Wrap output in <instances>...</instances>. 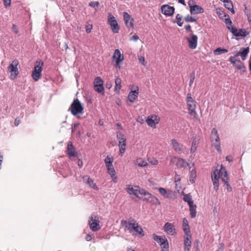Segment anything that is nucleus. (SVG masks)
I'll list each match as a JSON object with an SVG mask.
<instances>
[{"instance_id": "f257e3e1", "label": "nucleus", "mask_w": 251, "mask_h": 251, "mask_svg": "<svg viewBox=\"0 0 251 251\" xmlns=\"http://www.w3.org/2000/svg\"><path fill=\"white\" fill-rule=\"evenodd\" d=\"M211 176L212 181L214 185V189L216 191H217L219 189V179L220 178H221L225 184L226 185V186H229L228 174L225 168L222 165L219 171L218 170H215L212 171L211 174Z\"/></svg>"}, {"instance_id": "f03ea898", "label": "nucleus", "mask_w": 251, "mask_h": 251, "mask_svg": "<svg viewBox=\"0 0 251 251\" xmlns=\"http://www.w3.org/2000/svg\"><path fill=\"white\" fill-rule=\"evenodd\" d=\"M124 223L126 228L128 230L129 233H132L133 231H135L142 235H144L143 229L134 219H130L128 222L125 221Z\"/></svg>"}, {"instance_id": "7ed1b4c3", "label": "nucleus", "mask_w": 251, "mask_h": 251, "mask_svg": "<svg viewBox=\"0 0 251 251\" xmlns=\"http://www.w3.org/2000/svg\"><path fill=\"white\" fill-rule=\"evenodd\" d=\"M139 194L142 196V197L140 196L139 199H141L144 201L151 202L155 204L159 205L160 204V202L156 197L152 195L148 191L144 189H140L139 191Z\"/></svg>"}, {"instance_id": "20e7f679", "label": "nucleus", "mask_w": 251, "mask_h": 251, "mask_svg": "<svg viewBox=\"0 0 251 251\" xmlns=\"http://www.w3.org/2000/svg\"><path fill=\"white\" fill-rule=\"evenodd\" d=\"M68 110L71 112L72 115L76 116L79 114L83 113V107L79 100L76 99L74 100Z\"/></svg>"}, {"instance_id": "39448f33", "label": "nucleus", "mask_w": 251, "mask_h": 251, "mask_svg": "<svg viewBox=\"0 0 251 251\" xmlns=\"http://www.w3.org/2000/svg\"><path fill=\"white\" fill-rule=\"evenodd\" d=\"M43 65L44 62L41 60H37L36 62L34 70L31 75L32 78L34 81H37L41 78Z\"/></svg>"}, {"instance_id": "423d86ee", "label": "nucleus", "mask_w": 251, "mask_h": 251, "mask_svg": "<svg viewBox=\"0 0 251 251\" xmlns=\"http://www.w3.org/2000/svg\"><path fill=\"white\" fill-rule=\"evenodd\" d=\"M210 138L211 142L213 143V144L214 146L217 151L219 152H221L222 151V150L221 148L220 139L218 134L217 130L216 129V128H213L212 129L211 131Z\"/></svg>"}, {"instance_id": "0eeeda50", "label": "nucleus", "mask_w": 251, "mask_h": 251, "mask_svg": "<svg viewBox=\"0 0 251 251\" xmlns=\"http://www.w3.org/2000/svg\"><path fill=\"white\" fill-rule=\"evenodd\" d=\"M99 217L95 214H92L89 219V225L91 230L97 231L100 229Z\"/></svg>"}, {"instance_id": "6e6552de", "label": "nucleus", "mask_w": 251, "mask_h": 251, "mask_svg": "<svg viewBox=\"0 0 251 251\" xmlns=\"http://www.w3.org/2000/svg\"><path fill=\"white\" fill-rule=\"evenodd\" d=\"M170 162L179 168L185 169L189 165V164L185 159L176 156H172Z\"/></svg>"}, {"instance_id": "1a4fd4ad", "label": "nucleus", "mask_w": 251, "mask_h": 251, "mask_svg": "<svg viewBox=\"0 0 251 251\" xmlns=\"http://www.w3.org/2000/svg\"><path fill=\"white\" fill-rule=\"evenodd\" d=\"M196 2L193 0H190L188 2V5L190 7V12L191 14H198L202 13L204 12L203 9L200 5L195 4Z\"/></svg>"}, {"instance_id": "9d476101", "label": "nucleus", "mask_w": 251, "mask_h": 251, "mask_svg": "<svg viewBox=\"0 0 251 251\" xmlns=\"http://www.w3.org/2000/svg\"><path fill=\"white\" fill-rule=\"evenodd\" d=\"M108 21L112 31L115 33H118L120 29L119 26L115 18L111 13H108Z\"/></svg>"}, {"instance_id": "9b49d317", "label": "nucleus", "mask_w": 251, "mask_h": 251, "mask_svg": "<svg viewBox=\"0 0 251 251\" xmlns=\"http://www.w3.org/2000/svg\"><path fill=\"white\" fill-rule=\"evenodd\" d=\"M19 64V61L18 60H13L8 67V69L11 72V76H13L12 79H15L19 74V71L17 68V66Z\"/></svg>"}, {"instance_id": "f8f14e48", "label": "nucleus", "mask_w": 251, "mask_h": 251, "mask_svg": "<svg viewBox=\"0 0 251 251\" xmlns=\"http://www.w3.org/2000/svg\"><path fill=\"white\" fill-rule=\"evenodd\" d=\"M158 191L160 195L163 196L165 198L172 199L175 198V193L172 190H167L164 188L160 187L158 189Z\"/></svg>"}, {"instance_id": "ddd939ff", "label": "nucleus", "mask_w": 251, "mask_h": 251, "mask_svg": "<svg viewBox=\"0 0 251 251\" xmlns=\"http://www.w3.org/2000/svg\"><path fill=\"white\" fill-rule=\"evenodd\" d=\"M230 32L236 37H245L249 33L245 29L238 30L235 26L231 27Z\"/></svg>"}, {"instance_id": "4468645a", "label": "nucleus", "mask_w": 251, "mask_h": 251, "mask_svg": "<svg viewBox=\"0 0 251 251\" xmlns=\"http://www.w3.org/2000/svg\"><path fill=\"white\" fill-rule=\"evenodd\" d=\"M189 44V47L191 49H195L197 46L198 37L195 34H190L189 37L186 38Z\"/></svg>"}, {"instance_id": "2eb2a0df", "label": "nucleus", "mask_w": 251, "mask_h": 251, "mask_svg": "<svg viewBox=\"0 0 251 251\" xmlns=\"http://www.w3.org/2000/svg\"><path fill=\"white\" fill-rule=\"evenodd\" d=\"M175 11V8L169 5H163L161 7V12L163 14L166 16H171L173 15Z\"/></svg>"}, {"instance_id": "dca6fc26", "label": "nucleus", "mask_w": 251, "mask_h": 251, "mask_svg": "<svg viewBox=\"0 0 251 251\" xmlns=\"http://www.w3.org/2000/svg\"><path fill=\"white\" fill-rule=\"evenodd\" d=\"M124 20L126 26L128 27L133 28L134 26V19L131 17V16L126 12L123 13Z\"/></svg>"}, {"instance_id": "f3484780", "label": "nucleus", "mask_w": 251, "mask_h": 251, "mask_svg": "<svg viewBox=\"0 0 251 251\" xmlns=\"http://www.w3.org/2000/svg\"><path fill=\"white\" fill-rule=\"evenodd\" d=\"M140 189H139V187L137 186H134L133 187L131 185H127L126 187V191L129 195H134L138 198H140L139 196V191Z\"/></svg>"}, {"instance_id": "a211bd4d", "label": "nucleus", "mask_w": 251, "mask_h": 251, "mask_svg": "<svg viewBox=\"0 0 251 251\" xmlns=\"http://www.w3.org/2000/svg\"><path fill=\"white\" fill-rule=\"evenodd\" d=\"M171 142L173 148L176 153L178 154H181L182 153L184 152L183 145L180 144L176 140L174 139H173L171 140Z\"/></svg>"}, {"instance_id": "6ab92c4d", "label": "nucleus", "mask_w": 251, "mask_h": 251, "mask_svg": "<svg viewBox=\"0 0 251 251\" xmlns=\"http://www.w3.org/2000/svg\"><path fill=\"white\" fill-rule=\"evenodd\" d=\"M164 230L169 235H174L176 233L175 226L172 223H166L164 226Z\"/></svg>"}, {"instance_id": "aec40b11", "label": "nucleus", "mask_w": 251, "mask_h": 251, "mask_svg": "<svg viewBox=\"0 0 251 251\" xmlns=\"http://www.w3.org/2000/svg\"><path fill=\"white\" fill-rule=\"evenodd\" d=\"M67 154L70 157H75L76 155L75 149L71 142H69L67 145Z\"/></svg>"}, {"instance_id": "412c9836", "label": "nucleus", "mask_w": 251, "mask_h": 251, "mask_svg": "<svg viewBox=\"0 0 251 251\" xmlns=\"http://www.w3.org/2000/svg\"><path fill=\"white\" fill-rule=\"evenodd\" d=\"M157 117L156 115H152L148 117L146 120L147 124L151 127H155L156 124H158Z\"/></svg>"}, {"instance_id": "4be33fe9", "label": "nucleus", "mask_w": 251, "mask_h": 251, "mask_svg": "<svg viewBox=\"0 0 251 251\" xmlns=\"http://www.w3.org/2000/svg\"><path fill=\"white\" fill-rule=\"evenodd\" d=\"M139 94L138 88L137 87L136 90L131 91L129 92L127 99L128 100L131 102H133L137 98Z\"/></svg>"}, {"instance_id": "5701e85b", "label": "nucleus", "mask_w": 251, "mask_h": 251, "mask_svg": "<svg viewBox=\"0 0 251 251\" xmlns=\"http://www.w3.org/2000/svg\"><path fill=\"white\" fill-rule=\"evenodd\" d=\"M113 58H116V63H117V65H118V64L123 61L124 60V56L123 55H122L120 51L118 49H116L115 50Z\"/></svg>"}, {"instance_id": "b1692460", "label": "nucleus", "mask_w": 251, "mask_h": 251, "mask_svg": "<svg viewBox=\"0 0 251 251\" xmlns=\"http://www.w3.org/2000/svg\"><path fill=\"white\" fill-rule=\"evenodd\" d=\"M184 251H190L192 244V236L190 237H184Z\"/></svg>"}, {"instance_id": "393cba45", "label": "nucleus", "mask_w": 251, "mask_h": 251, "mask_svg": "<svg viewBox=\"0 0 251 251\" xmlns=\"http://www.w3.org/2000/svg\"><path fill=\"white\" fill-rule=\"evenodd\" d=\"M117 138L119 141V147L126 146V139L124 134L117 133Z\"/></svg>"}, {"instance_id": "a878e982", "label": "nucleus", "mask_w": 251, "mask_h": 251, "mask_svg": "<svg viewBox=\"0 0 251 251\" xmlns=\"http://www.w3.org/2000/svg\"><path fill=\"white\" fill-rule=\"evenodd\" d=\"M249 52V48L247 47L244 48L242 51L240 50L235 55V56H238L239 55L241 56L242 59L243 60H245L247 56L248 55V53Z\"/></svg>"}, {"instance_id": "bb28decb", "label": "nucleus", "mask_w": 251, "mask_h": 251, "mask_svg": "<svg viewBox=\"0 0 251 251\" xmlns=\"http://www.w3.org/2000/svg\"><path fill=\"white\" fill-rule=\"evenodd\" d=\"M83 181L95 189H98V188L94 181L88 176H86L83 177Z\"/></svg>"}, {"instance_id": "cd10ccee", "label": "nucleus", "mask_w": 251, "mask_h": 251, "mask_svg": "<svg viewBox=\"0 0 251 251\" xmlns=\"http://www.w3.org/2000/svg\"><path fill=\"white\" fill-rule=\"evenodd\" d=\"M190 169H191V167H190ZM197 176V172L195 168H193L192 170H190V174H189V178L190 181L191 183H194L195 182V179Z\"/></svg>"}, {"instance_id": "c85d7f7f", "label": "nucleus", "mask_w": 251, "mask_h": 251, "mask_svg": "<svg viewBox=\"0 0 251 251\" xmlns=\"http://www.w3.org/2000/svg\"><path fill=\"white\" fill-rule=\"evenodd\" d=\"M223 2H224L225 7L230 10L232 14H234L235 12L233 9V5L231 1L227 0H225Z\"/></svg>"}, {"instance_id": "c756f323", "label": "nucleus", "mask_w": 251, "mask_h": 251, "mask_svg": "<svg viewBox=\"0 0 251 251\" xmlns=\"http://www.w3.org/2000/svg\"><path fill=\"white\" fill-rule=\"evenodd\" d=\"M115 91L119 93L121 88V79L119 76H116L115 79Z\"/></svg>"}, {"instance_id": "7c9ffc66", "label": "nucleus", "mask_w": 251, "mask_h": 251, "mask_svg": "<svg viewBox=\"0 0 251 251\" xmlns=\"http://www.w3.org/2000/svg\"><path fill=\"white\" fill-rule=\"evenodd\" d=\"M183 200L185 202L188 203L189 206L194 204L192 196L189 194H185L183 196Z\"/></svg>"}, {"instance_id": "2f4dec72", "label": "nucleus", "mask_w": 251, "mask_h": 251, "mask_svg": "<svg viewBox=\"0 0 251 251\" xmlns=\"http://www.w3.org/2000/svg\"><path fill=\"white\" fill-rule=\"evenodd\" d=\"M188 113L191 116L192 119L194 121H197L200 123V119L199 118L198 115L197 114L196 109H193V110H191L190 112H188Z\"/></svg>"}, {"instance_id": "473e14b6", "label": "nucleus", "mask_w": 251, "mask_h": 251, "mask_svg": "<svg viewBox=\"0 0 251 251\" xmlns=\"http://www.w3.org/2000/svg\"><path fill=\"white\" fill-rule=\"evenodd\" d=\"M228 52V50L227 49L218 48L213 50V53L215 55H221L223 53H225Z\"/></svg>"}, {"instance_id": "72a5a7b5", "label": "nucleus", "mask_w": 251, "mask_h": 251, "mask_svg": "<svg viewBox=\"0 0 251 251\" xmlns=\"http://www.w3.org/2000/svg\"><path fill=\"white\" fill-rule=\"evenodd\" d=\"M106 167L107 169L108 173L111 176V177H113L114 176H115V175H116V172L114 168L113 164H111V165H107V166H106Z\"/></svg>"}, {"instance_id": "f704fd0d", "label": "nucleus", "mask_w": 251, "mask_h": 251, "mask_svg": "<svg viewBox=\"0 0 251 251\" xmlns=\"http://www.w3.org/2000/svg\"><path fill=\"white\" fill-rule=\"evenodd\" d=\"M135 164L141 167H146L148 165L147 162L141 158H138L136 160Z\"/></svg>"}, {"instance_id": "c9c22d12", "label": "nucleus", "mask_w": 251, "mask_h": 251, "mask_svg": "<svg viewBox=\"0 0 251 251\" xmlns=\"http://www.w3.org/2000/svg\"><path fill=\"white\" fill-rule=\"evenodd\" d=\"M196 205L194 204L189 206L190 214L192 218H194L196 216Z\"/></svg>"}, {"instance_id": "e433bc0d", "label": "nucleus", "mask_w": 251, "mask_h": 251, "mask_svg": "<svg viewBox=\"0 0 251 251\" xmlns=\"http://www.w3.org/2000/svg\"><path fill=\"white\" fill-rule=\"evenodd\" d=\"M153 239L154 240L159 243L160 245H161V243H163L165 241V239H167L165 237H161L156 235L155 234H153Z\"/></svg>"}, {"instance_id": "4c0bfd02", "label": "nucleus", "mask_w": 251, "mask_h": 251, "mask_svg": "<svg viewBox=\"0 0 251 251\" xmlns=\"http://www.w3.org/2000/svg\"><path fill=\"white\" fill-rule=\"evenodd\" d=\"M174 23H177L178 26H182L183 25V22H182V16L178 14L176 15V20L173 21Z\"/></svg>"}, {"instance_id": "58836bf2", "label": "nucleus", "mask_w": 251, "mask_h": 251, "mask_svg": "<svg viewBox=\"0 0 251 251\" xmlns=\"http://www.w3.org/2000/svg\"><path fill=\"white\" fill-rule=\"evenodd\" d=\"M113 162V158L111 155H108L104 159V163L105 166L107 165H111Z\"/></svg>"}, {"instance_id": "ea45409f", "label": "nucleus", "mask_w": 251, "mask_h": 251, "mask_svg": "<svg viewBox=\"0 0 251 251\" xmlns=\"http://www.w3.org/2000/svg\"><path fill=\"white\" fill-rule=\"evenodd\" d=\"M94 89L98 93H101L103 92L104 91V87L103 84L94 85Z\"/></svg>"}, {"instance_id": "a19ab883", "label": "nucleus", "mask_w": 251, "mask_h": 251, "mask_svg": "<svg viewBox=\"0 0 251 251\" xmlns=\"http://www.w3.org/2000/svg\"><path fill=\"white\" fill-rule=\"evenodd\" d=\"M183 229L185 234L184 237H190L192 236L189 226L183 227Z\"/></svg>"}, {"instance_id": "79ce46f5", "label": "nucleus", "mask_w": 251, "mask_h": 251, "mask_svg": "<svg viewBox=\"0 0 251 251\" xmlns=\"http://www.w3.org/2000/svg\"><path fill=\"white\" fill-rule=\"evenodd\" d=\"M234 66L238 70H242L243 69H245V67L243 63L240 60L237 61V62L234 65Z\"/></svg>"}, {"instance_id": "37998d69", "label": "nucleus", "mask_w": 251, "mask_h": 251, "mask_svg": "<svg viewBox=\"0 0 251 251\" xmlns=\"http://www.w3.org/2000/svg\"><path fill=\"white\" fill-rule=\"evenodd\" d=\"M94 85H99L103 84L102 79L100 77H97L94 80Z\"/></svg>"}, {"instance_id": "c03bdc74", "label": "nucleus", "mask_w": 251, "mask_h": 251, "mask_svg": "<svg viewBox=\"0 0 251 251\" xmlns=\"http://www.w3.org/2000/svg\"><path fill=\"white\" fill-rule=\"evenodd\" d=\"M165 241H164L163 243H161V249H169V242L167 240V239H165Z\"/></svg>"}, {"instance_id": "a18cd8bd", "label": "nucleus", "mask_w": 251, "mask_h": 251, "mask_svg": "<svg viewBox=\"0 0 251 251\" xmlns=\"http://www.w3.org/2000/svg\"><path fill=\"white\" fill-rule=\"evenodd\" d=\"M225 23L226 25L227 28L230 31L231 27L233 26L231 25L232 21L229 18L225 19Z\"/></svg>"}, {"instance_id": "49530a36", "label": "nucleus", "mask_w": 251, "mask_h": 251, "mask_svg": "<svg viewBox=\"0 0 251 251\" xmlns=\"http://www.w3.org/2000/svg\"><path fill=\"white\" fill-rule=\"evenodd\" d=\"M188 108V112H190L191 110H193V109H196V101L194 103H187Z\"/></svg>"}, {"instance_id": "de8ad7c7", "label": "nucleus", "mask_w": 251, "mask_h": 251, "mask_svg": "<svg viewBox=\"0 0 251 251\" xmlns=\"http://www.w3.org/2000/svg\"><path fill=\"white\" fill-rule=\"evenodd\" d=\"M184 19L185 21L187 22H196V19L192 17V16H190L189 15H188L187 16H186Z\"/></svg>"}, {"instance_id": "09e8293b", "label": "nucleus", "mask_w": 251, "mask_h": 251, "mask_svg": "<svg viewBox=\"0 0 251 251\" xmlns=\"http://www.w3.org/2000/svg\"><path fill=\"white\" fill-rule=\"evenodd\" d=\"M187 103H194L195 102V100H193L191 96V94L190 93H188L187 95Z\"/></svg>"}, {"instance_id": "8fccbe9b", "label": "nucleus", "mask_w": 251, "mask_h": 251, "mask_svg": "<svg viewBox=\"0 0 251 251\" xmlns=\"http://www.w3.org/2000/svg\"><path fill=\"white\" fill-rule=\"evenodd\" d=\"M190 80L189 82V86H191L192 84L194 82V79H195V73L193 72L190 75Z\"/></svg>"}, {"instance_id": "3c124183", "label": "nucleus", "mask_w": 251, "mask_h": 251, "mask_svg": "<svg viewBox=\"0 0 251 251\" xmlns=\"http://www.w3.org/2000/svg\"><path fill=\"white\" fill-rule=\"evenodd\" d=\"M245 14H246L249 22L250 23V24H251V14L247 11L246 7H245Z\"/></svg>"}, {"instance_id": "603ef678", "label": "nucleus", "mask_w": 251, "mask_h": 251, "mask_svg": "<svg viewBox=\"0 0 251 251\" xmlns=\"http://www.w3.org/2000/svg\"><path fill=\"white\" fill-rule=\"evenodd\" d=\"M236 56H230L229 58V61H230V62L233 65H234L237 62V61L239 60V59H236L235 58Z\"/></svg>"}, {"instance_id": "864d4df0", "label": "nucleus", "mask_w": 251, "mask_h": 251, "mask_svg": "<svg viewBox=\"0 0 251 251\" xmlns=\"http://www.w3.org/2000/svg\"><path fill=\"white\" fill-rule=\"evenodd\" d=\"M89 5L92 7H98L100 5V3L98 1H92L89 3Z\"/></svg>"}, {"instance_id": "5fc2aeb1", "label": "nucleus", "mask_w": 251, "mask_h": 251, "mask_svg": "<svg viewBox=\"0 0 251 251\" xmlns=\"http://www.w3.org/2000/svg\"><path fill=\"white\" fill-rule=\"evenodd\" d=\"M92 27H93L92 25H86V26H85L86 32L87 33H89L91 32V30L92 29Z\"/></svg>"}, {"instance_id": "6e6d98bb", "label": "nucleus", "mask_w": 251, "mask_h": 251, "mask_svg": "<svg viewBox=\"0 0 251 251\" xmlns=\"http://www.w3.org/2000/svg\"><path fill=\"white\" fill-rule=\"evenodd\" d=\"M119 155H122L126 151V146L119 147Z\"/></svg>"}, {"instance_id": "4d7b16f0", "label": "nucleus", "mask_w": 251, "mask_h": 251, "mask_svg": "<svg viewBox=\"0 0 251 251\" xmlns=\"http://www.w3.org/2000/svg\"><path fill=\"white\" fill-rule=\"evenodd\" d=\"M12 31L16 34H18L19 33V30L16 26V25L14 24L12 25Z\"/></svg>"}, {"instance_id": "13d9d810", "label": "nucleus", "mask_w": 251, "mask_h": 251, "mask_svg": "<svg viewBox=\"0 0 251 251\" xmlns=\"http://www.w3.org/2000/svg\"><path fill=\"white\" fill-rule=\"evenodd\" d=\"M3 2L5 7L10 6L11 4V0H3Z\"/></svg>"}, {"instance_id": "bf43d9fd", "label": "nucleus", "mask_w": 251, "mask_h": 251, "mask_svg": "<svg viewBox=\"0 0 251 251\" xmlns=\"http://www.w3.org/2000/svg\"><path fill=\"white\" fill-rule=\"evenodd\" d=\"M182 222H183V224H182L183 227L189 226L188 221L187 220V219L186 218H183Z\"/></svg>"}, {"instance_id": "052dcab7", "label": "nucleus", "mask_w": 251, "mask_h": 251, "mask_svg": "<svg viewBox=\"0 0 251 251\" xmlns=\"http://www.w3.org/2000/svg\"><path fill=\"white\" fill-rule=\"evenodd\" d=\"M150 163L152 165H156L158 163V161L156 159H152L149 161Z\"/></svg>"}, {"instance_id": "680f3d73", "label": "nucleus", "mask_w": 251, "mask_h": 251, "mask_svg": "<svg viewBox=\"0 0 251 251\" xmlns=\"http://www.w3.org/2000/svg\"><path fill=\"white\" fill-rule=\"evenodd\" d=\"M139 39V37L136 35H133L130 39V40L137 41Z\"/></svg>"}, {"instance_id": "e2e57ef3", "label": "nucleus", "mask_w": 251, "mask_h": 251, "mask_svg": "<svg viewBox=\"0 0 251 251\" xmlns=\"http://www.w3.org/2000/svg\"><path fill=\"white\" fill-rule=\"evenodd\" d=\"M79 125V123H75L73 126H72V132H73L75 131V129H76V128Z\"/></svg>"}, {"instance_id": "0e129e2a", "label": "nucleus", "mask_w": 251, "mask_h": 251, "mask_svg": "<svg viewBox=\"0 0 251 251\" xmlns=\"http://www.w3.org/2000/svg\"><path fill=\"white\" fill-rule=\"evenodd\" d=\"M139 62L144 65H145V64L144 63V62H145V58L143 56H140L139 58Z\"/></svg>"}, {"instance_id": "69168bd1", "label": "nucleus", "mask_w": 251, "mask_h": 251, "mask_svg": "<svg viewBox=\"0 0 251 251\" xmlns=\"http://www.w3.org/2000/svg\"><path fill=\"white\" fill-rule=\"evenodd\" d=\"M3 155L1 153V152H0V169H1V164L3 161Z\"/></svg>"}, {"instance_id": "338daca9", "label": "nucleus", "mask_w": 251, "mask_h": 251, "mask_svg": "<svg viewBox=\"0 0 251 251\" xmlns=\"http://www.w3.org/2000/svg\"><path fill=\"white\" fill-rule=\"evenodd\" d=\"M185 29H186V30L188 31H192L191 30V26L190 25H186L184 27Z\"/></svg>"}, {"instance_id": "774afa93", "label": "nucleus", "mask_w": 251, "mask_h": 251, "mask_svg": "<svg viewBox=\"0 0 251 251\" xmlns=\"http://www.w3.org/2000/svg\"><path fill=\"white\" fill-rule=\"evenodd\" d=\"M85 239L87 241H90L92 239V236L90 234H88L86 235V237H85Z\"/></svg>"}]
</instances>
